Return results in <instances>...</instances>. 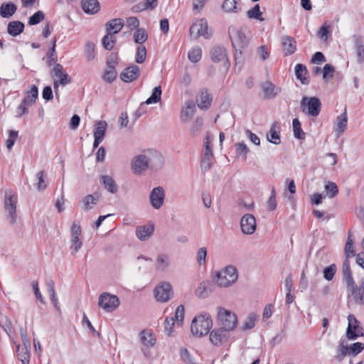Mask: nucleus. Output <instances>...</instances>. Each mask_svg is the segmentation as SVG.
<instances>
[{"label": "nucleus", "mask_w": 364, "mask_h": 364, "mask_svg": "<svg viewBox=\"0 0 364 364\" xmlns=\"http://www.w3.org/2000/svg\"><path fill=\"white\" fill-rule=\"evenodd\" d=\"M211 60L214 63H218L222 60H225V65L229 67L230 63L227 57V52L225 48L221 46H214L210 51Z\"/></svg>", "instance_id": "nucleus-17"}, {"label": "nucleus", "mask_w": 364, "mask_h": 364, "mask_svg": "<svg viewBox=\"0 0 364 364\" xmlns=\"http://www.w3.org/2000/svg\"><path fill=\"white\" fill-rule=\"evenodd\" d=\"M50 75L53 78H58L54 80L53 87L55 95L58 96V87L59 85L65 86L71 82V78L68 74L64 70L63 66L61 64H55L50 71Z\"/></svg>", "instance_id": "nucleus-7"}, {"label": "nucleus", "mask_w": 364, "mask_h": 364, "mask_svg": "<svg viewBox=\"0 0 364 364\" xmlns=\"http://www.w3.org/2000/svg\"><path fill=\"white\" fill-rule=\"evenodd\" d=\"M139 75V68L137 65H133L123 70L120 74V78L124 82H131L137 79Z\"/></svg>", "instance_id": "nucleus-16"}, {"label": "nucleus", "mask_w": 364, "mask_h": 364, "mask_svg": "<svg viewBox=\"0 0 364 364\" xmlns=\"http://www.w3.org/2000/svg\"><path fill=\"white\" fill-rule=\"evenodd\" d=\"M262 89L265 99H274L281 92V88L275 86L272 82L266 81L262 84Z\"/></svg>", "instance_id": "nucleus-18"}, {"label": "nucleus", "mask_w": 364, "mask_h": 364, "mask_svg": "<svg viewBox=\"0 0 364 364\" xmlns=\"http://www.w3.org/2000/svg\"><path fill=\"white\" fill-rule=\"evenodd\" d=\"M28 106H31V104L27 102L26 100H23L17 107L16 117H21L24 114H27L28 113Z\"/></svg>", "instance_id": "nucleus-55"}, {"label": "nucleus", "mask_w": 364, "mask_h": 364, "mask_svg": "<svg viewBox=\"0 0 364 364\" xmlns=\"http://www.w3.org/2000/svg\"><path fill=\"white\" fill-rule=\"evenodd\" d=\"M141 341L143 345L151 347L156 343V338L152 331L143 330L141 332Z\"/></svg>", "instance_id": "nucleus-36"}, {"label": "nucleus", "mask_w": 364, "mask_h": 364, "mask_svg": "<svg viewBox=\"0 0 364 364\" xmlns=\"http://www.w3.org/2000/svg\"><path fill=\"white\" fill-rule=\"evenodd\" d=\"M44 19V14L41 11H38L33 14L28 20V24L31 26L36 25Z\"/></svg>", "instance_id": "nucleus-59"}, {"label": "nucleus", "mask_w": 364, "mask_h": 364, "mask_svg": "<svg viewBox=\"0 0 364 364\" xmlns=\"http://www.w3.org/2000/svg\"><path fill=\"white\" fill-rule=\"evenodd\" d=\"M45 176L46 173L44 171H41L36 174V178L38 179L36 188L38 191L43 190L47 187V183L44 180Z\"/></svg>", "instance_id": "nucleus-54"}, {"label": "nucleus", "mask_w": 364, "mask_h": 364, "mask_svg": "<svg viewBox=\"0 0 364 364\" xmlns=\"http://www.w3.org/2000/svg\"><path fill=\"white\" fill-rule=\"evenodd\" d=\"M18 203L17 194L11 189H6L4 194V210L7 214L9 223L14 224L16 221V208Z\"/></svg>", "instance_id": "nucleus-4"}, {"label": "nucleus", "mask_w": 364, "mask_h": 364, "mask_svg": "<svg viewBox=\"0 0 364 364\" xmlns=\"http://www.w3.org/2000/svg\"><path fill=\"white\" fill-rule=\"evenodd\" d=\"M213 321L209 314L204 313L196 316L191 323V332L193 335L202 337L210 332Z\"/></svg>", "instance_id": "nucleus-2"}, {"label": "nucleus", "mask_w": 364, "mask_h": 364, "mask_svg": "<svg viewBox=\"0 0 364 364\" xmlns=\"http://www.w3.org/2000/svg\"><path fill=\"white\" fill-rule=\"evenodd\" d=\"M30 348L31 346H16V355L22 364H29L30 363Z\"/></svg>", "instance_id": "nucleus-27"}, {"label": "nucleus", "mask_w": 364, "mask_h": 364, "mask_svg": "<svg viewBox=\"0 0 364 364\" xmlns=\"http://www.w3.org/2000/svg\"><path fill=\"white\" fill-rule=\"evenodd\" d=\"M293 133L296 139H304L305 132L301 129V124L297 118H294L292 121Z\"/></svg>", "instance_id": "nucleus-37"}, {"label": "nucleus", "mask_w": 364, "mask_h": 364, "mask_svg": "<svg viewBox=\"0 0 364 364\" xmlns=\"http://www.w3.org/2000/svg\"><path fill=\"white\" fill-rule=\"evenodd\" d=\"M149 168L151 170H159L162 168L164 160L160 152L154 149L146 151Z\"/></svg>", "instance_id": "nucleus-13"}, {"label": "nucleus", "mask_w": 364, "mask_h": 364, "mask_svg": "<svg viewBox=\"0 0 364 364\" xmlns=\"http://www.w3.org/2000/svg\"><path fill=\"white\" fill-rule=\"evenodd\" d=\"M71 242L72 245L70 249L72 250V253L75 254L82 247V242L79 237H71Z\"/></svg>", "instance_id": "nucleus-63"}, {"label": "nucleus", "mask_w": 364, "mask_h": 364, "mask_svg": "<svg viewBox=\"0 0 364 364\" xmlns=\"http://www.w3.org/2000/svg\"><path fill=\"white\" fill-rule=\"evenodd\" d=\"M242 232L245 235H252L256 230V220L251 214H245L240 220Z\"/></svg>", "instance_id": "nucleus-14"}, {"label": "nucleus", "mask_w": 364, "mask_h": 364, "mask_svg": "<svg viewBox=\"0 0 364 364\" xmlns=\"http://www.w3.org/2000/svg\"><path fill=\"white\" fill-rule=\"evenodd\" d=\"M171 265L170 257L166 254H159L156 260V269L160 272L166 271Z\"/></svg>", "instance_id": "nucleus-28"}, {"label": "nucleus", "mask_w": 364, "mask_h": 364, "mask_svg": "<svg viewBox=\"0 0 364 364\" xmlns=\"http://www.w3.org/2000/svg\"><path fill=\"white\" fill-rule=\"evenodd\" d=\"M348 325L346 330V337L349 340H356L358 337L363 336V329L359 326V322L353 314L348 316Z\"/></svg>", "instance_id": "nucleus-9"}, {"label": "nucleus", "mask_w": 364, "mask_h": 364, "mask_svg": "<svg viewBox=\"0 0 364 364\" xmlns=\"http://www.w3.org/2000/svg\"><path fill=\"white\" fill-rule=\"evenodd\" d=\"M342 272L343 276V280L346 284V287L348 290L355 284L354 279L352 277V272L350 267V262L348 258H346L342 264Z\"/></svg>", "instance_id": "nucleus-20"}, {"label": "nucleus", "mask_w": 364, "mask_h": 364, "mask_svg": "<svg viewBox=\"0 0 364 364\" xmlns=\"http://www.w3.org/2000/svg\"><path fill=\"white\" fill-rule=\"evenodd\" d=\"M82 9L88 14L97 13L100 9V5L97 0H82Z\"/></svg>", "instance_id": "nucleus-23"}, {"label": "nucleus", "mask_w": 364, "mask_h": 364, "mask_svg": "<svg viewBox=\"0 0 364 364\" xmlns=\"http://www.w3.org/2000/svg\"><path fill=\"white\" fill-rule=\"evenodd\" d=\"M207 249L200 247L197 252L196 259L200 265H205L206 263Z\"/></svg>", "instance_id": "nucleus-60"}, {"label": "nucleus", "mask_w": 364, "mask_h": 364, "mask_svg": "<svg viewBox=\"0 0 364 364\" xmlns=\"http://www.w3.org/2000/svg\"><path fill=\"white\" fill-rule=\"evenodd\" d=\"M301 111L314 117H317L321 109V100L316 97H303L301 101Z\"/></svg>", "instance_id": "nucleus-6"}, {"label": "nucleus", "mask_w": 364, "mask_h": 364, "mask_svg": "<svg viewBox=\"0 0 364 364\" xmlns=\"http://www.w3.org/2000/svg\"><path fill=\"white\" fill-rule=\"evenodd\" d=\"M24 23L19 21H11L7 26V31L12 36H17L24 30Z\"/></svg>", "instance_id": "nucleus-31"}, {"label": "nucleus", "mask_w": 364, "mask_h": 364, "mask_svg": "<svg viewBox=\"0 0 364 364\" xmlns=\"http://www.w3.org/2000/svg\"><path fill=\"white\" fill-rule=\"evenodd\" d=\"M203 126V119L201 118H196L194 122H193V124L191 128V131L193 135L196 136L198 135L202 128Z\"/></svg>", "instance_id": "nucleus-61"}, {"label": "nucleus", "mask_w": 364, "mask_h": 364, "mask_svg": "<svg viewBox=\"0 0 364 364\" xmlns=\"http://www.w3.org/2000/svg\"><path fill=\"white\" fill-rule=\"evenodd\" d=\"M55 43L56 38L55 37L53 39V43L52 47L49 49L47 53V64L49 67L58 64L57 62V55L55 52Z\"/></svg>", "instance_id": "nucleus-40"}, {"label": "nucleus", "mask_w": 364, "mask_h": 364, "mask_svg": "<svg viewBox=\"0 0 364 364\" xmlns=\"http://www.w3.org/2000/svg\"><path fill=\"white\" fill-rule=\"evenodd\" d=\"M228 337L229 331L222 328H215L210 332V341L215 346H222L227 341Z\"/></svg>", "instance_id": "nucleus-15"}, {"label": "nucleus", "mask_w": 364, "mask_h": 364, "mask_svg": "<svg viewBox=\"0 0 364 364\" xmlns=\"http://www.w3.org/2000/svg\"><path fill=\"white\" fill-rule=\"evenodd\" d=\"M213 156H202V159H201V162H200V168L203 172H206L211 168V167L213 164Z\"/></svg>", "instance_id": "nucleus-52"}, {"label": "nucleus", "mask_w": 364, "mask_h": 364, "mask_svg": "<svg viewBox=\"0 0 364 364\" xmlns=\"http://www.w3.org/2000/svg\"><path fill=\"white\" fill-rule=\"evenodd\" d=\"M336 272V264H333L323 269V277L328 280L331 281L333 279Z\"/></svg>", "instance_id": "nucleus-58"}, {"label": "nucleus", "mask_w": 364, "mask_h": 364, "mask_svg": "<svg viewBox=\"0 0 364 364\" xmlns=\"http://www.w3.org/2000/svg\"><path fill=\"white\" fill-rule=\"evenodd\" d=\"M347 122H348V118H347V112L346 109H345L344 112L338 116L336 119V124H337V128L336 131L339 134H342L346 129L347 127Z\"/></svg>", "instance_id": "nucleus-39"}, {"label": "nucleus", "mask_w": 364, "mask_h": 364, "mask_svg": "<svg viewBox=\"0 0 364 364\" xmlns=\"http://www.w3.org/2000/svg\"><path fill=\"white\" fill-rule=\"evenodd\" d=\"M348 346H338L336 350L337 355H336V358L338 361L343 360L346 355L348 354Z\"/></svg>", "instance_id": "nucleus-64"}, {"label": "nucleus", "mask_w": 364, "mask_h": 364, "mask_svg": "<svg viewBox=\"0 0 364 364\" xmlns=\"http://www.w3.org/2000/svg\"><path fill=\"white\" fill-rule=\"evenodd\" d=\"M98 305L107 312H112L119 306V299L116 295L105 292L100 296Z\"/></svg>", "instance_id": "nucleus-8"}, {"label": "nucleus", "mask_w": 364, "mask_h": 364, "mask_svg": "<svg viewBox=\"0 0 364 364\" xmlns=\"http://www.w3.org/2000/svg\"><path fill=\"white\" fill-rule=\"evenodd\" d=\"M213 290L212 282L206 280L202 282L196 290V294L198 297L205 299L208 296Z\"/></svg>", "instance_id": "nucleus-25"}, {"label": "nucleus", "mask_w": 364, "mask_h": 364, "mask_svg": "<svg viewBox=\"0 0 364 364\" xmlns=\"http://www.w3.org/2000/svg\"><path fill=\"white\" fill-rule=\"evenodd\" d=\"M131 168L134 174H141L149 168L146 151L134 156L131 161Z\"/></svg>", "instance_id": "nucleus-11"}, {"label": "nucleus", "mask_w": 364, "mask_h": 364, "mask_svg": "<svg viewBox=\"0 0 364 364\" xmlns=\"http://www.w3.org/2000/svg\"><path fill=\"white\" fill-rule=\"evenodd\" d=\"M308 74V70L306 67L301 63H298L295 66V75L298 80L301 81V82L304 85H308L309 83V80L307 79L306 75Z\"/></svg>", "instance_id": "nucleus-32"}, {"label": "nucleus", "mask_w": 364, "mask_h": 364, "mask_svg": "<svg viewBox=\"0 0 364 364\" xmlns=\"http://www.w3.org/2000/svg\"><path fill=\"white\" fill-rule=\"evenodd\" d=\"M202 50L200 47L197 46L193 48L188 53V59L193 63H197L201 59Z\"/></svg>", "instance_id": "nucleus-44"}, {"label": "nucleus", "mask_w": 364, "mask_h": 364, "mask_svg": "<svg viewBox=\"0 0 364 364\" xmlns=\"http://www.w3.org/2000/svg\"><path fill=\"white\" fill-rule=\"evenodd\" d=\"M154 231V226L153 224L149 225L138 226L136 229V235L138 239L141 241L146 240Z\"/></svg>", "instance_id": "nucleus-24"}, {"label": "nucleus", "mask_w": 364, "mask_h": 364, "mask_svg": "<svg viewBox=\"0 0 364 364\" xmlns=\"http://www.w3.org/2000/svg\"><path fill=\"white\" fill-rule=\"evenodd\" d=\"M282 46L284 55H291L296 51V42L293 37L284 36L282 38Z\"/></svg>", "instance_id": "nucleus-19"}, {"label": "nucleus", "mask_w": 364, "mask_h": 364, "mask_svg": "<svg viewBox=\"0 0 364 364\" xmlns=\"http://www.w3.org/2000/svg\"><path fill=\"white\" fill-rule=\"evenodd\" d=\"M134 41L137 44H142L148 39V34L143 28H137L133 34Z\"/></svg>", "instance_id": "nucleus-38"}, {"label": "nucleus", "mask_w": 364, "mask_h": 364, "mask_svg": "<svg viewBox=\"0 0 364 364\" xmlns=\"http://www.w3.org/2000/svg\"><path fill=\"white\" fill-rule=\"evenodd\" d=\"M146 57V49L144 46H139L136 48L135 60L137 63H143Z\"/></svg>", "instance_id": "nucleus-47"}, {"label": "nucleus", "mask_w": 364, "mask_h": 364, "mask_svg": "<svg viewBox=\"0 0 364 364\" xmlns=\"http://www.w3.org/2000/svg\"><path fill=\"white\" fill-rule=\"evenodd\" d=\"M280 127L278 122L275 121L272 123L269 132L267 134V140L276 145L281 143L280 139Z\"/></svg>", "instance_id": "nucleus-22"}, {"label": "nucleus", "mask_w": 364, "mask_h": 364, "mask_svg": "<svg viewBox=\"0 0 364 364\" xmlns=\"http://www.w3.org/2000/svg\"><path fill=\"white\" fill-rule=\"evenodd\" d=\"M195 103L193 101L190 100L186 102V107L182 109L181 118L183 122H188L194 114L195 112Z\"/></svg>", "instance_id": "nucleus-33"}, {"label": "nucleus", "mask_w": 364, "mask_h": 364, "mask_svg": "<svg viewBox=\"0 0 364 364\" xmlns=\"http://www.w3.org/2000/svg\"><path fill=\"white\" fill-rule=\"evenodd\" d=\"M100 200V196L97 193H95L93 194H90L86 196L83 198V209L85 211H88L92 208V207L90 205H96L97 203Z\"/></svg>", "instance_id": "nucleus-35"}, {"label": "nucleus", "mask_w": 364, "mask_h": 364, "mask_svg": "<svg viewBox=\"0 0 364 364\" xmlns=\"http://www.w3.org/2000/svg\"><path fill=\"white\" fill-rule=\"evenodd\" d=\"M326 195L330 198H334L338 193V188L337 185L334 182L328 181L325 184L324 186Z\"/></svg>", "instance_id": "nucleus-45"}, {"label": "nucleus", "mask_w": 364, "mask_h": 364, "mask_svg": "<svg viewBox=\"0 0 364 364\" xmlns=\"http://www.w3.org/2000/svg\"><path fill=\"white\" fill-rule=\"evenodd\" d=\"M38 96V89L36 85H33L31 87V90L27 92L26 97L23 100H26L27 102H29L31 105H33Z\"/></svg>", "instance_id": "nucleus-43"}, {"label": "nucleus", "mask_w": 364, "mask_h": 364, "mask_svg": "<svg viewBox=\"0 0 364 364\" xmlns=\"http://www.w3.org/2000/svg\"><path fill=\"white\" fill-rule=\"evenodd\" d=\"M257 315L255 314H250L247 318L246 321L244 322L242 330H250L253 328L255 326V322L257 320Z\"/></svg>", "instance_id": "nucleus-50"}, {"label": "nucleus", "mask_w": 364, "mask_h": 364, "mask_svg": "<svg viewBox=\"0 0 364 364\" xmlns=\"http://www.w3.org/2000/svg\"><path fill=\"white\" fill-rule=\"evenodd\" d=\"M236 0H225L222 4V9L225 12H236Z\"/></svg>", "instance_id": "nucleus-56"}, {"label": "nucleus", "mask_w": 364, "mask_h": 364, "mask_svg": "<svg viewBox=\"0 0 364 364\" xmlns=\"http://www.w3.org/2000/svg\"><path fill=\"white\" fill-rule=\"evenodd\" d=\"M330 23L325 22L323 25L319 28L317 36L323 41H326L330 34Z\"/></svg>", "instance_id": "nucleus-46"}, {"label": "nucleus", "mask_w": 364, "mask_h": 364, "mask_svg": "<svg viewBox=\"0 0 364 364\" xmlns=\"http://www.w3.org/2000/svg\"><path fill=\"white\" fill-rule=\"evenodd\" d=\"M124 22L122 18H117L109 21L105 26L106 31L108 33H111L114 36L118 33L124 27Z\"/></svg>", "instance_id": "nucleus-21"}, {"label": "nucleus", "mask_w": 364, "mask_h": 364, "mask_svg": "<svg viewBox=\"0 0 364 364\" xmlns=\"http://www.w3.org/2000/svg\"><path fill=\"white\" fill-rule=\"evenodd\" d=\"M235 146L237 154L241 155L245 159L248 152L250 151L247 146L243 141H242L236 144Z\"/></svg>", "instance_id": "nucleus-62"}, {"label": "nucleus", "mask_w": 364, "mask_h": 364, "mask_svg": "<svg viewBox=\"0 0 364 364\" xmlns=\"http://www.w3.org/2000/svg\"><path fill=\"white\" fill-rule=\"evenodd\" d=\"M100 182L108 192L111 193H116L117 192L118 186L111 176L107 175L101 176Z\"/></svg>", "instance_id": "nucleus-30"}, {"label": "nucleus", "mask_w": 364, "mask_h": 364, "mask_svg": "<svg viewBox=\"0 0 364 364\" xmlns=\"http://www.w3.org/2000/svg\"><path fill=\"white\" fill-rule=\"evenodd\" d=\"M95 45L94 43L87 42L86 43L85 48V52L87 60L88 61H91L95 58Z\"/></svg>", "instance_id": "nucleus-49"}, {"label": "nucleus", "mask_w": 364, "mask_h": 364, "mask_svg": "<svg viewBox=\"0 0 364 364\" xmlns=\"http://www.w3.org/2000/svg\"><path fill=\"white\" fill-rule=\"evenodd\" d=\"M161 86L155 87L152 91L151 95L146 100L145 104L150 105L159 102L161 100Z\"/></svg>", "instance_id": "nucleus-42"}, {"label": "nucleus", "mask_w": 364, "mask_h": 364, "mask_svg": "<svg viewBox=\"0 0 364 364\" xmlns=\"http://www.w3.org/2000/svg\"><path fill=\"white\" fill-rule=\"evenodd\" d=\"M229 36L232 41V46L236 51L235 60L237 61L238 59L237 52L241 55L242 50L245 48L249 44L250 38L248 36V31L247 28H236L235 27H232L229 28Z\"/></svg>", "instance_id": "nucleus-1"}, {"label": "nucleus", "mask_w": 364, "mask_h": 364, "mask_svg": "<svg viewBox=\"0 0 364 364\" xmlns=\"http://www.w3.org/2000/svg\"><path fill=\"white\" fill-rule=\"evenodd\" d=\"M212 97L206 90H202L197 98L198 107L201 109H207L211 105Z\"/></svg>", "instance_id": "nucleus-29"}, {"label": "nucleus", "mask_w": 364, "mask_h": 364, "mask_svg": "<svg viewBox=\"0 0 364 364\" xmlns=\"http://www.w3.org/2000/svg\"><path fill=\"white\" fill-rule=\"evenodd\" d=\"M116 43V38L111 33L107 34L102 39V44L103 48L107 50H111Z\"/></svg>", "instance_id": "nucleus-41"}, {"label": "nucleus", "mask_w": 364, "mask_h": 364, "mask_svg": "<svg viewBox=\"0 0 364 364\" xmlns=\"http://www.w3.org/2000/svg\"><path fill=\"white\" fill-rule=\"evenodd\" d=\"M165 191L163 187L158 186L154 188L150 193L149 200L151 206L156 209H160L164 203Z\"/></svg>", "instance_id": "nucleus-12"}, {"label": "nucleus", "mask_w": 364, "mask_h": 364, "mask_svg": "<svg viewBox=\"0 0 364 364\" xmlns=\"http://www.w3.org/2000/svg\"><path fill=\"white\" fill-rule=\"evenodd\" d=\"M154 294L157 301L167 302L173 294L172 287L169 282H163L155 287Z\"/></svg>", "instance_id": "nucleus-10"}, {"label": "nucleus", "mask_w": 364, "mask_h": 364, "mask_svg": "<svg viewBox=\"0 0 364 364\" xmlns=\"http://www.w3.org/2000/svg\"><path fill=\"white\" fill-rule=\"evenodd\" d=\"M247 14L249 18H255L259 21H263L259 4H256L252 9L249 10Z\"/></svg>", "instance_id": "nucleus-53"}, {"label": "nucleus", "mask_w": 364, "mask_h": 364, "mask_svg": "<svg viewBox=\"0 0 364 364\" xmlns=\"http://www.w3.org/2000/svg\"><path fill=\"white\" fill-rule=\"evenodd\" d=\"M356 303L363 304V295H364V282H362L360 287H358L355 284L351 287L348 290Z\"/></svg>", "instance_id": "nucleus-26"}, {"label": "nucleus", "mask_w": 364, "mask_h": 364, "mask_svg": "<svg viewBox=\"0 0 364 364\" xmlns=\"http://www.w3.org/2000/svg\"><path fill=\"white\" fill-rule=\"evenodd\" d=\"M175 324V319L173 317H167L164 321L165 333L168 336H170L173 331V326Z\"/></svg>", "instance_id": "nucleus-57"}, {"label": "nucleus", "mask_w": 364, "mask_h": 364, "mask_svg": "<svg viewBox=\"0 0 364 364\" xmlns=\"http://www.w3.org/2000/svg\"><path fill=\"white\" fill-rule=\"evenodd\" d=\"M364 349V343L360 342H357L353 343L350 347H348V355H357L358 353L362 352Z\"/></svg>", "instance_id": "nucleus-51"}, {"label": "nucleus", "mask_w": 364, "mask_h": 364, "mask_svg": "<svg viewBox=\"0 0 364 364\" xmlns=\"http://www.w3.org/2000/svg\"><path fill=\"white\" fill-rule=\"evenodd\" d=\"M16 10L17 7L14 3H4L0 7V15L3 18H10Z\"/></svg>", "instance_id": "nucleus-34"}, {"label": "nucleus", "mask_w": 364, "mask_h": 364, "mask_svg": "<svg viewBox=\"0 0 364 364\" xmlns=\"http://www.w3.org/2000/svg\"><path fill=\"white\" fill-rule=\"evenodd\" d=\"M95 130L94 132V135H97L100 137L104 139L105 135V131L107 127V124L105 121H99L96 124Z\"/></svg>", "instance_id": "nucleus-48"}, {"label": "nucleus", "mask_w": 364, "mask_h": 364, "mask_svg": "<svg viewBox=\"0 0 364 364\" xmlns=\"http://www.w3.org/2000/svg\"><path fill=\"white\" fill-rule=\"evenodd\" d=\"M237 270L232 265H228L221 271L216 272L214 276L217 284L221 287H228L232 285L237 280Z\"/></svg>", "instance_id": "nucleus-3"}, {"label": "nucleus", "mask_w": 364, "mask_h": 364, "mask_svg": "<svg viewBox=\"0 0 364 364\" xmlns=\"http://www.w3.org/2000/svg\"><path fill=\"white\" fill-rule=\"evenodd\" d=\"M217 321L220 328L228 331L235 328L237 323L236 314L223 307H218Z\"/></svg>", "instance_id": "nucleus-5"}]
</instances>
